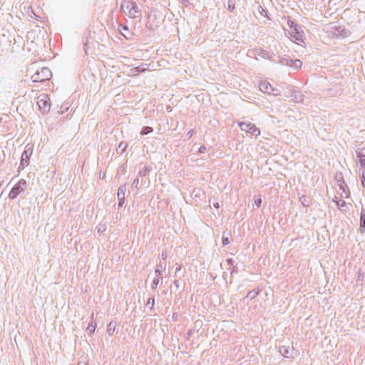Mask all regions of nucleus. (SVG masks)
<instances>
[{"label":"nucleus","mask_w":365,"mask_h":365,"mask_svg":"<svg viewBox=\"0 0 365 365\" xmlns=\"http://www.w3.org/2000/svg\"><path fill=\"white\" fill-rule=\"evenodd\" d=\"M121 9L130 18L135 19L140 16V11L133 1L125 2L122 4Z\"/></svg>","instance_id":"1"},{"label":"nucleus","mask_w":365,"mask_h":365,"mask_svg":"<svg viewBox=\"0 0 365 365\" xmlns=\"http://www.w3.org/2000/svg\"><path fill=\"white\" fill-rule=\"evenodd\" d=\"M287 24L290 28L289 31V37L294 41H302L303 36V31L301 27L293 21L288 19Z\"/></svg>","instance_id":"2"},{"label":"nucleus","mask_w":365,"mask_h":365,"mask_svg":"<svg viewBox=\"0 0 365 365\" xmlns=\"http://www.w3.org/2000/svg\"><path fill=\"white\" fill-rule=\"evenodd\" d=\"M52 73L47 67H42L36 71L31 76L34 82H41L50 79Z\"/></svg>","instance_id":"3"},{"label":"nucleus","mask_w":365,"mask_h":365,"mask_svg":"<svg viewBox=\"0 0 365 365\" xmlns=\"http://www.w3.org/2000/svg\"><path fill=\"white\" fill-rule=\"evenodd\" d=\"M38 110L42 113H46L49 112L51 106V103L48 95L45 93L39 94L37 98L36 102Z\"/></svg>","instance_id":"4"},{"label":"nucleus","mask_w":365,"mask_h":365,"mask_svg":"<svg viewBox=\"0 0 365 365\" xmlns=\"http://www.w3.org/2000/svg\"><path fill=\"white\" fill-rule=\"evenodd\" d=\"M239 126L242 131L250 133L254 135H260V130L256 126L250 122L239 123Z\"/></svg>","instance_id":"5"},{"label":"nucleus","mask_w":365,"mask_h":365,"mask_svg":"<svg viewBox=\"0 0 365 365\" xmlns=\"http://www.w3.org/2000/svg\"><path fill=\"white\" fill-rule=\"evenodd\" d=\"M25 185L26 181L24 180H19L10 191L9 194V198L14 199L24 190Z\"/></svg>","instance_id":"6"},{"label":"nucleus","mask_w":365,"mask_h":365,"mask_svg":"<svg viewBox=\"0 0 365 365\" xmlns=\"http://www.w3.org/2000/svg\"><path fill=\"white\" fill-rule=\"evenodd\" d=\"M259 89L262 92L267 94H272L277 96L279 94L278 90L274 88L272 85L267 81H262L259 84Z\"/></svg>","instance_id":"7"},{"label":"nucleus","mask_w":365,"mask_h":365,"mask_svg":"<svg viewBox=\"0 0 365 365\" xmlns=\"http://www.w3.org/2000/svg\"><path fill=\"white\" fill-rule=\"evenodd\" d=\"M121 34L126 38L130 39L133 36V33L129 30L126 26H123L120 29Z\"/></svg>","instance_id":"8"},{"label":"nucleus","mask_w":365,"mask_h":365,"mask_svg":"<svg viewBox=\"0 0 365 365\" xmlns=\"http://www.w3.org/2000/svg\"><path fill=\"white\" fill-rule=\"evenodd\" d=\"M360 230L361 232H364L365 230V214L362 212L360 216Z\"/></svg>","instance_id":"9"},{"label":"nucleus","mask_w":365,"mask_h":365,"mask_svg":"<svg viewBox=\"0 0 365 365\" xmlns=\"http://www.w3.org/2000/svg\"><path fill=\"white\" fill-rule=\"evenodd\" d=\"M359 163L361 167H365V155H358Z\"/></svg>","instance_id":"10"},{"label":"nucleus","mask_w":365,"mask_h":365,"mask_svg":"<svg viewBox=\"0 0 365 365\" xmlns=\"http://www.w3.org/2000/svg\"><path fill=\"white\" fill-rule=\"evenodd\" d=\"M152 131H153V128L151 127L146 126L142 129L140 133L142 135H146L149 133H151Z\"/></svg>","instance_id":"11"},{"label":"nucleus","mask_w":365,"mask_h":365,"mask_svg":"<svg viewBox=\"0 0 365 365\" xmlns=\"http://www.w3.org/2000/svg\"><path fill=\"white\" fill-rule=\"evenodd\" d=\"M125 187H120L119 190H118V196L120 197V194H122L123 197L124 196V194H125Z\"/></svg>","instance_id":"12"},{"label":"nucleus","mask_w":365,"mask_h":365,"mask_svg":"<svg viewBox=\"0 0 365 365\" xmlns=\"http://www.w3.org/2000/svg\"><path fill=\"white\" fill-rule=\"evenodd\" d=\"M361 184L364 187H365V170L362 173L361 175Z\"/></svg>","instance_id":"13"},{"label":"nucleus","mask_w":365,"mask_h":365,"mask_svg":"<svg viewBox=\"0 0 365 365\" xmlns=\"http://www.w3.org/2000/svg\"><path fill=\"white\" fill-rule=\"evenodd\" d=\"M255 202L257 207H259L262 203V199L259 198V199L256 200Z\"/></svg>","instance_id":"14"},{"label":"nucleus","mask_w":365,"mask_h":365,"mask_svg":"<svg viewBox=\"0 0 365 365\" xmlns=\"http://www.w3.org/2000/svg\"><path fill=\"white\" fill-rule=\"evenodd\" d=\"M222 243H223V245H228V244L230 243L229 239H228V238H227V237H226V238H224V239L222 240Z\"/></svg>","instance_id":"15"},{"label":"nucleus","mask_w":365,"mask_h":365,"mask_svg":"<svg viewBox=\"0 0 365 365\" xmlns=\"http://www.w3.org/2000/svg\"><path fill=\"white\" fill-rule=\"evenodd\" d=\"M302 64V63L299 60H297L295 61V66L297 67H301Z\"/></svg>","instance_id":"16"},{"label":"nucleus","mask_w":365,"mask_h":365,"mask_svg":"<svg viewBox=\"0 0 365 365\" xmlns=\"http://www.w3.org/2000/svg\"><path fill=\"white\" fill-rule=\"evenodd\" d=\"M124 202V197H122L120 200V202H119V206H121Z\"/></svg>","instance_id":"17"},{"label":"nucleus","mask_w":365,"mask_h":365,"mask_svg":"<svg viewBox=\"0 0 365 365\" xmlns=\"http://www.w3.org/2000/svg\"><path fill=\"white\" fill-rule=\"evenodd\" d=\"M345 204H346L345 201L341 200V203H339L338 205H339V206H344Z\"/></svg>","instance_id":"18"},{"label":"nucleus","mask_w":365,"mask_h":365,"mask_svg":"<svg viewBox=\"0 0 365 365\" xmlns=\"http://www.w3.org/2000/svg\"><path fill=\"white\" fill-rule=\"evenodd\" d=\"M24 155H26V151L23 153L22 157H24Z\"/></svg>","instance_id":"19"},{"label":"nucleus","mask_w":365,"mask_h":365,"mask_svg":"<svg viewBox=\"0 0 365 365\" xmlns=\"http://www.w3.org/2000/svg\"><path fill=\"white\" fill-rule=\"evenodd\" d=\"M215 206L216 207H219V206H218V203L215 204Z\"/></svg>","instance_id":"20"},{"label":"nucleus","mask_w":365,"mask_h":365,"mask_svg":"<svg viewBox=\"0 0 365 365\" xmlns=\"http://www.w3.org/2000/svg\"><path fill=\"white\" fill-rule=\"evenodd\" d=\"M145 71V69H142V70L138 69V71Z\"/></svg>","instance_id":"21"}]
</instances>
